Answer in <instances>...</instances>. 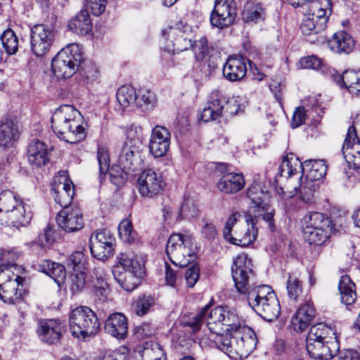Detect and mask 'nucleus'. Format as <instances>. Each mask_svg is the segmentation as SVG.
Here are the masks:
<instances>
[{
    "instance_id": "nucleus-1",
    "label": "nucleus",
    "mask_w": 360,
    "mask_h": 360,
    "mask_svg": "<svg viewBox=\"0 0 360 360\" xmlns=\"http://www.w3.org/2000/svg\"><path fill=\"white\" fill-rule=\"evenodd\" d=\"M234 285L240 294L247 296L249 305L264 319L271 321L281 313V305L274 291L267 285L252 286V263L245 253L238 255L231 266Z\"/></svg>"
},
{
    "instance_id": "nucleus-2",
    "label": "nucleus",
    "mask_w": 360,
    "mask_h": 360,
    "mask_svg": "<svg viewBox=\"0 0 360 360\" xmlns=\"http://www.w3.org/2000/svg\"><path fill=\"white\" fill-rule=\"evenodd\" d=\"M82 115L72 105L59 107L51 117V127L57 136L70 143L84 140L86 136L81 124Z\"/></svg>"
},
{
    "instance_id": "nucleus-3",
    "label": "nucleus",
    "mask_w": 360,
    "mask_h": 360,
    "mask_svg": "<svg viewBox=\"0 0 360 360\" xmlns=\"http://www.w3.org/2000/svg\"><path fill=\"white\" fill-rule=\"evenodd\" d=\"M210 335H221L233 332L244 324L234 309L227 306L217 307L210 310L207 319Z\"/></svg>"
},
{
    "instance_id": "nucleus-4",
    "label": "nucleus",
    "mask_w": 360,
    "mask_h": 360,
    "mask_svg": "<svg viewBox=\"0 0 360 360\" xmlns=\"http://www.w3.org/2000/svg\"><path fill=\"white\" fill-rule=\"evenodd\" d=\"M69 326L72 336L85 339L97 333L100 323L93 310L88 307L81 306L70 312Z\"/></svg>"
},
{
    "instance_id": "nucleus-5",
    "label": "nucleus",
    "mask_w": 360,
    "mask_h": 360,
    "mask_svg": "<svg viewBox=\"0 0 360 360\" xmlns=\"http://www.w3.org/2000/svg\"><path fill=\"white\" fill-rule=\"evenodd\" d=\"M82 52L77 44H70L61 49L53 58L51 64L53 73L58 79L72 77L82 61Z\"/></svg>"
},
{
    "instance_id": "nucleus-6",
    "label": "nucleus",
    "mask_w": 360,
    "mask_h": 360,
    "mask_svg": "<svg viewBox=\"0 0 360 360\" xmlns=\"http://www.w3.org/2000/svg\"><path fill=\"white\" fill-rule=\"evenodd\" d=\"M193 245L191 236L174 233L168 239L166 253L174 265L185 267L194 257Z\"/></svg>"
},
{
    "instance_id": "nucleus-7",
    "label": "nucleus",
    "mask_w": 360,
    "mask_h": 360,
    "mask_svg": "<svg viewBox=\"0 0 360 360\" xmlns=\"http://www.w3.org/2000/svg\"><path fill=\"white\" fill-rule=\"evenodd\" d=\"M232 335L235 341V345L232 346L228 339L224 340V344L220 342L221 339L218 338V342L223 349L233 352L240 358H243L247 357L255 349L256 335L252 329L245 326V323L233 331Z\"/></svg>"
},
{
    "instance_id": "nucleus-8",
    "label": "nucleus",
    "mask_w": 360,
    "mask_h": 360,
    "mask_svg": "<svg viewBox=\"0 0 360 360\" xmlns=\"http://www.w3.org/2000/svg\"><path fill=\"white\" fill-rule=\"evenodd\" d=\"M20 274L0 270V298L4 302L15 304L21 300L25 279Z\"/></svg>"
},
{
    "instance_id": "nucleus-9",
    "label": "nucleus",
    "mask_w": 360,
    "mask_h": 360,
    "mask_svg": "<svg viewBox=\"0 0 360 360\" xmlns=\"http://www.w3.org/2000/svg\"><path fill=\"white\" fill-rule=\"evenodd\" d=\"M56 30L51 25L37 24L31 28L30 45L32 53L37 57L46 55L53 46Z\"/></svg>"
},
{
    "instance_id": "nucleus-10",
    "label": "nucleus",
    "mask_w": 360,
    "mask_h": 360,
    "mask_svg": "<svg viewBox=\"0 0 360 360\" xmlns=\"http://www.w3.org/2000/svg\"><path fill=\"white\" fill-rule=\"evenodd\" d=\"M162 34L171 42L174 51H184L193 46L192 28L186 23L179 22L163 30Z\"/></svg>"
},
{
    "instance_id": "nucleus-11",
    "label": "nucleus",
    "mask_w": 360,
    "mask_h": 360,
    "mask_svg": "<svg viewBox=\"0 0 360 360\" xmlns=\"http://www.w3.org/2000/svg\"><path fill=\"white\" fill-rule=\"evenodd\" d=\"M236 17V9L233 0H215L210 14V22L213 27L220 29L232 25Z\"/></svg>"
},
{
    "instance_id": "nucleus-12",
    "label": "nucleus",
    "mask_w": 360,
    "mask_h": 360,
    "mask_svg": "<svg viewBox=\"0 0 360 360\" xmlns=\"http://www.w3.org/2000/svg\"><path fill=\"white\" fill-rule=\"evenodd\" d=\"M115 238L107 230L103 229L92 234L89 239V248L94 257L103 260L113 254Z\"/></svg>"
},
{
    "instance_id": "nucleus-13",
    "label": "nucleus",
    "mask_w": 360,
    "mask_h": 360,
    "mask_svg": "<svg viewBox=\"0 0 360 360\" xmlns=\"http://www.w3.org/2000/svg\"><path fill=\"white\" fill-rule=\"evenodd\" d=\"M52 190L53 198L60 206L65 208L71 203L74 195V185L67 171H60L54 176Z\"/></svg>"
},
{
    "instance_id": "nucleus-14",
    "label": "nucleus",
    "mask_w": 360,
    "mask_h": 360,
    "mask_svg": "<svg viewBox=\"0 0 360 360\" xmlns=\"http://www.w3.org/2000/svg\"><path fill=\"white\" fill-rule=\"evenodd\" d=\"M164 185L162 176L153 169L143 170L137 180L139 193L147 198L159 195L163 190Z\"/></svg>"
},
{
    "instance_id": "nucleus-15",
    "label": "nucleus",
    "mask_w": 360,
    "mask_h": 360,
    "mask_svg": "<svg viewBox=\"0 0 360 360\" xmlns=\"http://www.w3.org/2000/svg\"><path fill=\"white\" fill-rule=\"evenodd\" d=\"M117 165L126 174L142 168L143 160L139 150L131 141L123 145L117 160Z\"/></svg>"
},
{
    "instance_id": "nucleus-16",
    "label": "nucleus",
    "mask_w": 360,
    "mask_h": 360,
    "mask_svg": "<svg viewBox=\"0 0 360 360\" xmlns=\"http://www.w3.org/2000/svg\"><path fill=\"white\" fill-rule=\"evenodd\" d=\"M342 151L348 165L356 169L360 168V141L354 126L348 128Z\"/></svg>"
},
{
    "instance_id": "nucleus-17",
    "label": "nucleus",
    "mask_w": 360,
    "mask_h": 360,
    "mask_svg": "<svg viewBox=\"0 0 360 360\" xmlns=\"http://www.w3.org/2000/svg\"><path fill=\"white\" fill-rule=\"evenodd\" d=\"M56 221L59 227L68 233L81 230L84 224L82 214L77 207L63 208L58 214Z\"/></svg>"
},
{
    "instance_id": "nucleus-18",
    "label": "nucleus",
    "mask_w": 360,
    "mask_h": 360,
    "mask_svg": "<svg viewBox=\"0 0 360 360\" xmlns=\"http://www.w3.org/2000/svg\"><path fill=\"white\" fill-rule=\"evenodd\" d=\"M171 134L168 129L162 126H155L151 132L149 150L155 158L166 155L170 146Z\"/></svg>"
},
{
    "instance_id": "nucleus-19",
    "label": "nucleus",
    "mask_w": 360,
    "mask_h": 360,
    "mask_svg": "<svg viewBox=\"0 0 360 360\" xmlns=\"http://www.w3.org/2000/svg\"><path fill=\"white\" fill-rule=\"evenodd\" d=\"M65 324L60 319H45L39 322L37 333L43 342L53 344L59 341Z\"/></svg>"
},
{
    "instance_id": "nucleus-20",
    "label": "nucleus",
    "mask_w": 360,
    "mask_h": 360,
    "mask_svg": "<svg viewBox=\"0 0 360 360\" xmlns=\"http://www.w3.org/2000/svg\"><path fill=\"white\" fill-rule=\"evenodd\" d=\"M306 347L311 358L319 360H330L338 351V343L331 341L329 344L325 341H306Z\"/></svg>"
},
{
    "instance_id": "nucleus-21",
    "label": "nucleus",
    "mask_w": 360,
    "mask_h": 360,
    "mask_svg": "<svg viewBox=\"0 0 360 360\" xmlns=\"http://www.w3.org/2000/svg\"><path fill=\"white\" fill-rule=\"evenodd\" d=\"M315 316V309L309 303L302 305L293 314L290 328L297 333L305 330Z\"/></svg>"
},
{
    "instance_id": "nucleus-22",
    "label": "nucleus",
    "mask_w": 360,
    "mask_h": 360,
    "mask_svg": "<svg viewBox=\"0 0 360 360\" xmlns=\"http://www.w3.org/2000/svg\"><path fill=\"white\" fill-rule=\"evenodd\" d=\"M246 72V63L243 57H229L223 68L224 77L231 82L240 80L245 76Z\"/></svg>"
},
{
    "instance_id": "nucleus-23",
    "label": "nucleus",
    "mask_w": 360,
    "mask_h": 360,
    "mask_svg": "<svg viewBox=\"0 0 360 360\" xmlns=\"http://www.w3.org/2000/svg\"><path fill=\"white\" fill-rule=\"evenodd\" d=\"M105 331L117 339H124L127 334V319L121 313H114L108 316L105 324Z\"/></svg>"
},
{
    "instance_id": "nucleus-24",
    "label": "nucleus",
    "mask_w": 360,
    "mask_h": 360,
    "mask_svg": "<svg viewBox=\"0 0 360 360\" xmlns=\"http://www.w3.org/2000/svg\"><path fill=\"white\" fill-rule=\"evenodd\" d=\"M257 237V229L255 224L247 221L246 225L237 227L233 235H231V238L226 240L234 245L245 247L252 243Z\"/></svg>"
},
{
    "instance_id": "nucleus-25",
    "label": "nucleus",
    "mask_w": 360,
    "mask_h": 360,
    "mask_svg": "<svg viewBox=\"0 0 360 360\" xmlns=\"http://www.w3.org/2000/svg\"><path fill=\"white\" fill-rule=\"evenodd\" d=\"M49 151L48 146L44 141H32L27 150L29 162L37 167L45 165L49 160Z\"/></svg>"
},
{
    "instance_id": "nucleus-26",
    "label": "nucleus",
    "mask_w": 360,
    "mask_h": 360,
    "mask_svg": "<svg viewBox=\"0 0 360 360\" xmlns=\"http://www.w3.org/2000/svg\"><path fill=\"white\" fill-rule=\"evenodd\" d=\"M245 182L242 174L230 172L224 174L217 184V188L226 194H233L242 190Z\"/></svg>"
},
{
    "instance_id": "nucleus-27",
    "label": "nucleus",
    "mask_w": 360,
    "mask_h": 360,
    "mask_svg": "<svg viewBox=\"0 0 360 360\" xmlns=\"http://www.w3.org/2000/svg\"><path fill=\"white\" fill-rule=\"evenodd\" d=\"M328 44L333 52L349 53L354 49L355 41L345 31H338L328 41Z\"/></svg>"
},
{
    "instance_id": "nucleus-28",
    "label": "nucleus",
    "mask_w": 360,
    "mask_h": 360,
    "mask_svg": "<svg viewBox=\"0 0 360 360\" xmlns=\"http://www.w3.org/2000/svg\"><path fill=\"white\" fill-rule=\"evenodd\" d=\"M303 232L318 231L320 229H333L331 219L321 212L307 214L303 219Z\"/></svg>"
},
{
    "instance_id": "nucleus-29",
    "label": "nucleus",
    "mask_w": 360,
    "mask_h": 360,
    "mask_svg": "<svg viewBox=\"0 0 360 360\" xmlns=\"http://www.w3.org/2000/svg\"><path fill=\"white\" fill-rule=\"evenodd\" d=\"M319 186V183L311 181L306 179H303L302 176L299 189L295 187L292 191H284L283 193L287 198H292L299 191L300 200L306 203H310L314 200L315 193Z\"/></svg>"
},
{
    "instance_id": "nucleus-30",
    "label": "nucleus",
    "mask_w": 360,
    "mask_h": 360,
    "mask_svg": "<svg viewBox=\"0 0 360 360\" xmlns=\"http://www.w3.org/2000/svg\"><path fill=\"white\" fill-rule=\"evenodd\" d=\"M226 100L222 96L212 97L201 113L202 120L205 122L217 120L225 115Z\"/></svg>"
},
{
    "instance_id": "nucleus-31",
    "label": "nucleus",
    "mask_w": 360,
    "mask_h": 360,
    "mask_svg": "<svg viewBox=\"0 0 360 360\" xmlns=\"http://www.w3.org/2000/svg\"><path fill=\"white\" fill-rule=\"evenodd\" d=\"M32 216L30 206L23 201L7 215L12 225L17 229L29 225Z\"/></svg>"
},
{
    "instance_id": "nucleus-32",
    "label": "nucleus",
    "mask_w": 360,
    "mask_h": 360,
    "mask_svg": "<svg viewBox=\"0 0 360 360\" xmlns=\"http://www.w3.org/2000/svg\"><path fill=\"white\" fill-rule=\"evenodd\" d=\"M112 271H126L129 272H144V266L141 258L134 253H121L117 264Z\"/></svg>"
},
{
    "instance_id": "nucleus-33",
    "label": "nucleus",
    "mask_w": 360,
    "mask_h": 360,
    "mask_svg": "<svg viewBox=\"0 0 360 360\" xmlns=\"http://www.w3.org/2000/svg\"><path fill=\"white\" fill-rule=\"evenodd\" d=\"M18 134V129L12 120L2 121L0 123V148L6 149L12 147Z\"/></svg>"
},
{
    "instance_id": "nucleus-34",
    "label": "nucleus",
    "mask_w": 360,
    "mask_h": 360,
    "mask_svg": "<svg viewBox=\"0 0 360 360\" xmlns=\"http://www.w3.org/2000/svg\"><path fill=\"white\" fill-rule=\"evenodd\" d=\"M115 278L120 286L126 291H133L139 285L144 272H129L126 271H112Z\"/></svg>"
},
{
    "instance_id": "nucleus-35",
    "label": "nucleus",
    "mask_w": 360,
    "mask_h": 360,
    "mask_svg": "<svg viewBox=\"0 0 360 360\" xmlns=\"http://www.w3.org/2000/svg\"><path fill=\"white\" fill-rule=\"evenodd\" d=\"M304 179L319 183V181L326 175L327 166L323 160H309L304 162Z\"/></svg>"
},
{
    "instance_id": "nucleus-36",
    "label": "nucleus",
    "mask_w": 360,
    "mask_h": 360,
    "mask_svg": "<svg viewBox=\"0 0 360 360\" xmlns=\"http://www.w3.org/2000/svg\"><path fill=\"white\" fill-rule=\"evenodd\" d=\"M334 330L324 323H318L310 328L306 341H325L329 344L336 341Z\"/></svg>"
},
{
    "instance_id": "nucleus-37",
    "label": "nucleus",
    "mask_w": 360,
    "mask_h": 360,
    "mask_svg": "<svg viewBox=\"0 0 360 360\" xmlns=\"http://www.w3.org/2000/svg\"><path fill=\"white\" fill-rule=\"evenodd\" d=\"M266 18V11L260 3L248 2L242 13V19L246 23L257 24Z\"/></svg>"
},
{
    "instance_id": "nucleus-38",
    "label": "nucleus",
    "mask_w": 360,
    "mask_h": 360,
    "mask_svg": "<svg viewBox=\"0 0 360 360\" xmlns=\"http://www.w3.org/2000/svg\"><path fill=\"white\" fill-rule=\"evenodd\" d=\"M304 163L293 153L288 154L283 160L279 167L280 174L284 177H291L298 174H304Z\"/></svg>"
},
{
    "instance_id": "nucleus-39",
    "label": "nucleus",
    "mask_w": 360,
    "mask_h": 360,
    "mask_svg": "<svg viewBox=\"0 0 360 360\" xmlns=\"http://www.w3.org/2000/svg\"><path fill=\"white\" fill-rule=\"evenodd\" d=\"M338 290L343 304L349 306L354 302L356 299V285L349 276H341Z\"/></svg>"
},
{
    "instance_id": "nucleus-40",
    "label": "nucleus",
    "mask_w": 360,
    "mask_h": 360,
    "mask_svg": "<svg viewBox=\"0 0 360 360\" xmlns=\"http://www.w3.org/2000/svg\"><path fill=\"white\" fill-rule=\"evenodd\" d=\"M68 28L77 34L84 35L91 29V22L86 11H81L68 22Z\"/></svg>"
},
{
    "instance_id": "nucleus-41",
    "label": "nucleus",
    "mask_w": 360,
    "mask_h": 360,
    "mask_svg": "<svg viewBox=\"0 0 360 360\" xmlns=\"http://www.w3.org/2000/svg\"><path fill=\"white\" fill-rule=\"evenodd\" d=\"M329 5L328 0H312L308 5L307 15L309 18H313L314 24L319 22V19L325 20V28L328 20V15L325 7Z\"/></svg>"
},
{
    "instance_id": "nucleus-42",
    "label": "nucleus",
    "mask_w": 360,
    "mask_h": 360,
    "mask_svg": "<svg viewBox=\"0 0 360 360\" xmlns=\"http://www.w3.org/2000/svg\"><path fill=\"white\" fill-rule=\"evenodd\" d=\"M19 253L14 250H4L0 255V270H8L11 273H21L22 269L16 264Z\"/></svg>"
},
{
    "instance_id": "nucleus-43",
    "label": "nucleus",
    "mask_w": 360,
    "mask_h": 360,
    "mask_svg": "<svg viewBox=\"0 0 360 360\" xmlns=\"http://www.w3.org/2000/svg\"><path fill=\"white\" fill-rule=\"evenodd\" d=\"M342 80L353 96H360V72L347 70L342 74Z\"/></svg>"
},
{
    "instance_id": "nucleus-44",
    "label": "nucleus",
    "mask_w": 360,
    "mask_h": 360,
    "mask_svg": "<svg viewBox=\"0 0 360 360\" xmlns=\"http://www.w3.org/2000/svg\"><path fill=\"white\" fill-rule=\"evenodd\" d=\"M247 195L253 205L252 208H265V205L267 204L266 200L268 198V193L263 191L261 185L258 184L251 185L247 191Z\"/></svg>"
},
{
    "instance_id": "nucleus-45",
    "label": "nucleus",
    "mask_w": 360,
    "mask_h": 360,
    "mask_svg": "<svg viewBox=\"0 0 360 360\" xmlns=\"http://www.w3.org/2000/svg\"><path fill=\"white\" fill-rule=\"evenodd\" d=\"M117 99L120 105L124 108L132 104H136V101H137L136 90L131 86H122L117 91Z\"/></svg>"
},
{
    "instance_id": "nucleus-46",
    "label": "nucleus",
    "mask_w": 360,
    "mask_h": 360,
    "mask_svg": "<svg viewBox=\"0 0 360 360\" xmlns=\"http://www.w3.org/2000/svg\"><path fill=\"white\" fill-rule=\"evenodd\" d=\"M22 202L11 191H4L0 193V213L4 212L7 215Z\"/></svg>"
},
{
    "instance_id": "nucleus-47",
    "label": "nucleus",
    "mask_w": 360,
    "mask_h": 360,
    "mask_svg": "<svg viewBox=\"0 0 360 360\" xmlns=\"http://www.w3.org/2000/svg\"><path fill=\"white\" fill-rule=\"evenodd\" d=\"M3 48L9 55L15 54L18 50L19 41L15 33L11 29L5 30L1 36Z\"/></svg>"
},
{
    "instance_id": "nucleus-48",
    "label": "nucleus",
    "mask_w": 360,
    "mask_h": 360,
    "mask_svg": "<svg viewBox=\"0 0 360 360\" xmlns=\"http://www.w3.org/2000/svg\"><path fill=\"white\" fill-rule=\"evenodd\" d=\"M314 22L313 18H309L307 14H306V18L303 20L300 27L303 34L306 36L316 34L325 30V20L323 18L319 19L317 24Z\"/></svg>"
},
{
    "instance_id": "nucleus-49",
    "label": "nucleus",
    "mask_w": 360,
    "mask_h": 360,
    "mask_svg": "<svg viewBox=\"0 0 360 360\" xmlns=\"http://www.w3.org/2000/svg\"><path fill=\"white\" fill-rule=\"evenodd\" d=\"M286 289L288 297L292 301H297L302 292V283L295 274L288 276Z\"/></svg>"
},
{
    "instance_id": "nucleus-50",
    "label": "nucleus",
    "mask_w": 360,
    "mask_h": 360,
    "mask_svg": "<svg viewBox=\"0 0 360 360\" xmlns=\"http://www.w3.org/2000/svg\"><path fill=\"white\" fill-rule=\"evenodd\" d=\"M332 229H320L309 232H303L306 240L311 245H323L329 238Z\"/></svg>"
},
{
    "instance_id": "nucleus-51",
    "label": "nucleus",
    "mask_w": 360,
    "mask_h": 360,
    "mask_svg": "<svg viewBox=\"0 0 360 360\" xmlns=\"http://www.w3.org/2000/svg\"><path fill=\"white\" fill-rule=\"evenodd\" d=\"M118 232L120 238L124 243H131L136 236V232L133 229L132 224L128 219H124L120 223Z\"/></svg>"
},
{
    "instance_id": "nucleus-52",
    "label": "nucleus",
    "mask_w": 360,
    "mask_h": 360,
    "mask_svg": "<svg viewBox=\"0 0 360 360\" xmlns=\"http://www.w3.org/2000/svg\"><path fill=\"white\" fill-rule=\"evenodd\" d=\"M137 95V101H136V105L138 107H148L149 105L153 106L156 103V96L155 94L147 89H140Z\"/></svg>"
},
{
    "instance_id": "nucleus-53",
    "label": "nucleus",
    "mask_w": 360,
    "mask_h": 360,
    "mask_svg": "<svg viewBox=\"0 0 360 360\" xmlns=\"http://www.w3.org/2000/svg\"><path fill=\"white\" fill-rule=\"evenodd\" d=\"M233 332L229 333H225L221 335H209L208 339L219 350L222 351L223 352L226 353L231 357H233L234 355H236V353L233 352H229L226 349H223L221 347L219 343L218 342V338L221 339L220 342L225 344L224 340L228 339L231 342V346L235 345L234 339L232 338Z\"/></svg>"
},
{
    "instance_id": "nucleus-54",
    "label": "nucleus",
    "mask_w": 360,
    "mask_h": 360,
    "mask_svg": "<svg viewBox=\"0 0 360 360\" xmlns=\"http://www.w3.org/2000/svg\"><path fill=\"white\" fill-rule=\"evenodd\" d=\"M198 214L199 210L194 201L185 199L179 211L180 217L192 219L196 217Z\"/></svg>"
},
{
    "instance_id": "nucleus-55",
    "label": "nucleus",
    "mask_w": 360,
    "mask_h": 360,
    "mask_svg": "<svg viewBox=\"0 0 360 360\" xmlns=\"http://www.w3.org/2000/svg\"><path fill=\"white\" fill-rule=\"evenodd\" d=\"M70 290L73 293L80 292L85 286V274L82 270H74L70 277Z\"/></svg>"
},
{
    "instance_id": "nucleus-56",
    "label": "nucleus",
    "mask_w": 360,
    "mask_h": 360,
    "mask_svg": "<svg viewBox=\"0 0 360 360\" xmlns=\"http://www.w3.org/2000/svg\"><path fill=\"white\" fill-rule=\"evenodd\" d=\"M191 47L195 58L198 60H203L209 53L207 40L205 37H200L198 40H195V43H193Z\"/></svg>"
},
{
    "instance_id": "nucleus-57",
    "label": "nucleus",
    "mask_w": 360,
    "mask_h": 360,
    "mask_svg": "<svg viewBox=\"0 0 360 360\" xmlns=\"http://www.w3.org/2000/svg\"><path fill=\"white\" fill-rule=\"evenodd\" d=\"M209 305H205L202 307L200 311L193 315L188 321H184V325L190 327L193 332H197L200 329L202 326V320L207 312Z\"/></svg>"
},
{
    "instance_id": "nucleus-58",
    "label": "nucleus",
    "mask_w": 360,
    "mask_h": 360,
    "mask_svg": "<svg viewBox=\"0 0 360 360\" xmlns=\"http://www.w3.org/2000/svg\"><path fill=\"white\" fill-rule=\"evenodd\" d=\"M97 160L101 174H105L110 167L109 152L106 147L101 146L98 148Z\"/></svg>"
},
{
    "instance_id": "nucleus-59",
    "label": "nucleus",
    "mask_w": 360,
    "mask_h": 360,
    "mask_svg": "<svg viewBox=\"0 0 360 360\" xmlns=\"http://www.w3.org/2000/svg\"><path fill=\"white\" fill-rule=\"evenodd\" d=\"M253 212L255 216L262 217V219L268 223L269 228L271 231L275 229V225L274 223V210L268 204L265 205V208L260 207V209H255Z\"/></svg>"
},
{
    "instance_id": "nucleus-60",
    "label": "nucleus",
    "mask_w": 360,
    "mask_h": 360,
    "mask_svg": "<svg viewBox=\"0 0 360 360\" xmlns=\"http://www.w3.org/2000/svg\"><path fill=\"white\" fill-rule=\"evenodd\" d=\"M153 305V300L150 297H143L138 299L134 304V311L136 315L142 316L147 314Z\"/></svg>"
},
{
    "instance_id": "nucleus-61",
    "label": "nucleus",
    "mask_w": 360,
    "mask_h": 360,
    "mask_svg": "<svg viewBox=\"0 0 360 360\" xmlns=\"http://www.w3.org/2000/svg\"><path fill=\"white\" fill-rule=\"evenodd\" d=\"M86 262L84 254L81 251L73 252L69 257L68 262L76 270H82L84 268Z\"/></svg>"
},
{
    "instance_id": "nucleus-62",
    "label": "nucleus",
    "mask_w": 360,
    "mask_h": 360,
    "mask_svg": "<svg viewBox=\"0 0 360 360\" xmlns=\"http://www.w3.org/2000/svg\"><path fill=\"white\" fill-rule=\"evenodd\" d=\"M49 276L59 285L66 277L65 267L59 263L54 262L52 265Z\"/></svg>"
},
{
    "instance_id": "nucleus-63",
    "label": "nucleus",
    "mask_w": 360,
    "mask_h": 360,
    "mask_svg": "<svg viewBox=\"0 0 360 360\" xmlns=\"http://www.w3.org/2000/svg\"><path fill=\"white\" fill-rule=\"evenodd\" d=\"M128 353V348L121 346L117 349L105 354L101 360H125Z\"/></svg>"
},
{
    "instance_id": "nucleus-64",
    "label": "nucleus",
    "mask_w": 360,
    "mask_h": 360,
    "mask_svg": "<svg viewBox=\"0 0 360 360\" xmlns=\"http://www.w3.org/2000/svg\"><path fill=\"white\" fill-rule=\"evenodd\" d=\"M93 292L99 300L105 301L110 293L109 285L107 282L94 284L93 285Z\"/></svg>"
}]
</instances>
